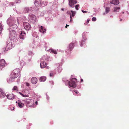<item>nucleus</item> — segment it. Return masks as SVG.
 I'll return each instance as SVG.
<instances>
[{"label": "nucleus", "instance_id": "25", "mask_svg": "<svg viewBox=\"0 0 129 129\" xmlns=\"http://www.w3.org/2000/svg\"><path fill=\"white\" fill-rule=\"evenodd\" d=\"M110 3L114 5H117L119 4V1L118 0H112L110 2Z\"/></svg>", "mask_w": 129, "mask_h": 129}, {"label": "nucleus", "instance_id": "32", "mask_svg": "<svg viewBox=\"0 0 129 129\" xmlns=\"http://www.w3.org/2000/svg\"><path fill=\"white\" fill-rule=\"evenodd\" d=\"M39 43L37 41L34 42L33 44V46L34 48L37 47L38 46Z\"/></svg>", "mask_w": 129, "mask_h": 129}, {"label": "nucleus", "instance_id": "6", "mask_svg": "<svg viewBox=\"0 0 129 129\" xmlns=\"http://www.w3.org/2000/svg\"><path fill=\"white\" fill-rule=\"evenodd\" d=\"M29 19L32 23H34L37 21L38 19L35 15L33 14H29Z\"/></svg>", "mask_w": 129, "mask_h": 129}, {"label": "nucleus", "instance_id": "30", "mask_svg": "<svg viewBox=\"0 0 129 129\" xmlns=\"http://www.w3.org/2000/svg\"><path fill=\"white\" fill-rule=\"evenodd\" d=\"M62 69L61 66H59L57 67V68L55 69V70L57 71L58 73H60L62 71Z\"/></svg>", "mask_w": 129, "mask_h": 129}, {"label": "nucleus", "instance_id": "45", "mask_svg": "<svg viewBox=\"0 0 129 129\" xmlns=\"http://www.w3.org/2000/svg\"><path fill=\"white\" fill-rule=\"evenodd\" d=\"M16 3H18L21 2V1L20 0H16Z\"/></svg>", "mask_w": 129, "mask_h": 129}, {"label": "nucleus", "instance_id": "58", "mask_svg": "<svg viewBox=\"0 0 129 129\" xmlns=\"http://www.w3.org/2000/svg\"><path fill=\"white\" fill-rule=\"evenodd\" d=\"M83 81V79H81V82H82V81Z\"/></svg>", "mask_w": 129, "mask_h": 129}, {"label": "nucleus", "instance_id": "19", "mask_svg": "<svg viewBox=\"0 0 129 129\" xmlns=\"http://www.w3.org/2000/svg\"><path fill=\"white\" fill-rule=\"evenodd\" d=\"M41 59H42L44 61L45 60L48 61L49 60L50 57L49 56L46 55L43 56Z\"/></svg>", "mask_w": 129, "mask_h": 129}, {"label": "nucleus", "instance_id": "7", "mask_svg": "<svg viewBox=\"0 0 129 129\" xmlns=\"http://www.w3.org/2000/svg\"><path fill=\"white\" fill-rule=\"evenodd\" d=\"M18 93L23 97L26 98L29 97V92L27 90H24L22 91V92H18Z\"/></svg>", "mask_w": 129, "mask_h": 129}, {"label": "nucleus", "instance_id": "26", "mask_svg": "<svg viewBox=\"0 0 129 129\" xmlns=\"http://www.w3.org/2000/svg\"><path fill=\"white\" fill-rule=\"evenodd\" d=\"M5 95L6 94L3 90L0 89V97L2 98H3L5 96Z\"/></svg>", "mask_w": 129, "mask_h": 129}, {"label": "nucleus", "instance_id": "60", "mask_svg": "<svg viewBox=\"0 0 129 129\" xmlns=\"http://www.w3.org/2000/svg\"><path fill=\"white\" fill-rule=\"evenodd\" d=\"M14 107H13V109H12V110H14Z\"/></svg>", "mask_w": 129, "mask_h": 129}, {"label": "nucleus", "instance_id": "43", "mask_svg": "<svg viewBox=\"0 0 129 129\" xmlns=\"http://www.w3.org/2000/svg\"><path fill=\"white\" fill-rule=\"evenodd\" d=\"M38 102L37 101H36L35 102V103H34V104H33V105H35V107H36V106L38 105Z\"/></svg>", "mask_w": 129, "mask_h": 129}, {"label": "nucleus", "instance_id": "49", "mask_svg": "<svg viewBox=\"0 0 129 129\" xmlns=\"http://www.w3.org/2000/svg\"><path fill=\"white\" fill-rule=\"evenodd\" d=\"M81 11L83 13H86L87 12V11H84L83 10H82Z\"/></svg>", "mask_w": 129, "mask_h": 129}, {"label": "nucleus", "instance_id": "33", "mask_svg": "<svg viewBox=\"0 0 129 129\" xmlns=\"http://www.w3.org/2000/svg\"><path fill=\"white\" fill-rule=\"evenodd\" d=\"M46 80V78L45 76H42L40 77V81L44 82Z\"/></svg>", "mask_w": 129, "mask_h": 129}, {"label": "nucleus", "instance_id": "44", "mask_svg": "<svg viewBox=\"0 0 129 129\" xmlns=\"http://www.w3.org/2000/svg\"><path fill=\"white\" fill-rule=\"evenodd\" d=\"M70 22L71 23V22H72L73 21V19L72 18V17H71V15H70Z\"/></svg>", "mask_w": 129, "mask_h": 129}, {"label": "nucleus", "instance_id": "39", "mask_svg": "<svg viewBox=\"0 0 129 129\" xmlns=\"http://www.w3.org/2000/svg\"><path fill=\"white\" fill-rule=\"evenodd\" d=\"M79 5H78V4L76 5L75 7V8L76 10H77L79 9Z\"/></svg>", "mask_w": 129, "mask_h": 129}, {"label": "nucleus", "instance_id": "21", "mask_svg": "<svg viewBox=\"0 0 129 129\" xmlns=\"http://www.w3.org/2000/svg\"><path fill=\"white\" fill-rule=\"evenodd\" d=\"M25 33L22 31H21L20 35L19 36L20 39L24 40L25 36Z\"/></svg>", "mask_w": 129, "mask_h": 129}, {"label": "nucleus", "instance_id": "59", "mask_svg": "<svg viewBox=\"0 0 129 129\" xmlns=\"http://www.w3.org/2000/svg\"><path fill=\"white\" fill-rule=\"evenodd\" d=\"M122 20V19H120V21H121Z\"/></svg>", "mask_w": 129, "mask_h": 129}, {"label": "nucleus", "instance_id": "16", "mask_svg": "<svg viewBox=\"0 0 129 129\" xmlns=\"http://www.w3.org/2000/svg\"><path fill=\"white\" fill-rule=\"evenodd\" d=\"M41 3L40 0H36L35 2V5L36 7L38 8L41 5Z\"/></svg>", "mask_w": 129, "mask_h": 129}, {"label": "nucleus", "instance_id": "20", "mask_svg": "<svg viewBox=\"0 0 129 129\" xmlns=\"http://www.w3.org/2000/svg\"><path fill=\"white\" fill-rule=\"evenodd\" d=\"M67 13L69 14L70 16L71 15V17H74L75 15L76 12L75 11L71 10V11H67Z\"/></svg>", "mask_w": 129, "mask_h": 129}, {"label": "nucleus", "instance_id": "15", "mask_svg": "<svg viewBox=\"0 0 129 129\" xmlns=\"http://www.w3.org/2000/svg\"><path fill=\"white\" fill-rule=\"evenodd\" d=\"M14 46V43L12 42H9L7 45L6 48L8 50H10Z\"/></svg>", "mask_w": 129, "mask_h": 129}, {"label": "nucleus", "instance_id": "35", "mask_svg": "<svg viewBox=\"0 0 129 129\" xmlns=\"http://www.w3.org/2000/svg\"><path fill=\"white\" fill-rule=\"evenodd\" d=\"M32 35L33 37H35L36 38L38 37V35L37 33L33 32L32 33Z\"/></svg>", "mask_w": 129, "mask_h": 129}, {"label": "nucleus", "instance_id": "1", "mask_svg": "<svg viewBox=\"0 0 129 129\" xmlns=\"http://www.w3.org/2000/svg\"><path fill=\"white\" fill-rule=\"evenodd\" d=\"M63 81L65 85H68L69 88H75L77 85V79L75 78L71 79L70 81L66 79H63Z\"/></svg>", "mask_w": 129, "mask_h": 129}, {"label": "nucleus", "instance_id": "57", "mask_svg": "<svg viewBox=\"0 0 129 129\" xmlns=\"http://www.w3.org/2000/svg\"><path fill=\"white\" fill-rule=\"evenodd\" d=\"M38 96L39 97V98L41 97V96L40 95H38Z\"/></svg>", "mask_w": 129, "mask_h": 129}, {"label": "nucleus", "instance_id": "28", "mask_svg": "<svg viewBox=\"0 0 129 129\" xmlns=\"http://www.w3.org/2000/svg\"><path fill=\"white\" fill-rule=\"evenodd\" d=\"M25 19L24 17H19L17 19V23L18 24L23 22L24 21V19Z\"/></svg>", "mask_w": 129, "mask_h": 129}, {"label": "nucleus", "instance_id": "63", "mask_svg": "<svg viewBox=\"0 0 129 129\" xmlns=\"http://www.w3.org/2000/svg\"><path fill=\"white\" fill-rule=\"evenodd\" d=\"M91 16H92H92H93V15H92Z\"/></svg>", "mask_w": 129, "mask_h": 129}, {"label": "nucleus", "instance_id": "47", "mask_svg": "<svg viewBox=\"0 0 129 129\" xmlns=\"http://www.w3.org/2000/svg\"><path fill=\"white\" fill-rule=\"evenodd\" d=\"M25 84L27 86H29L30 85L27 82L25 83Z\"/></svg>", "mask_w": 129, "mask_h": 129}, {"label": "nucleus", "instance_id": "31", "mask_svg": "<svg viewBox=\"0 0 129 129\" xmlns=\"http://www.w3.org/2000/svg\"><path fill=\"white\" fill-rule=\"evenodd\" d=\"M73 93L74 95L76 96L79 95V94L78 91L77 90H73Z\"/></svg>", "mask_w": 129, "mask_h": 129}, {"label": "nucleus", "instance_id": "18", "mask_svg": "<svg viewBox=\"0 0 129 129\" xmlns=\"http://www.w3.org/2000/svg\"><path fill=\"white\" fill-rule=\"evenodd\" d=\"M45 50L47 51L50 52V53H54L55 54H57V51L55 50H54L52 48H50L49 49H48L47 48L45 49Z\"/></svg>", "mask_w": 129, "mask_h": 129}, {"label": "nucleus", "instance_id": "24", "mask_svg": "<svg viewBox=\"0 0 129 129\" xmlns=\"http://www.w3.org/2000/svg\"><path fill=\"white\" fill-rule=\"evenodd\" d=\"M120 9V7H114L113 9V11L114 12L117 13L119 11Z\"/></svg>", "mask_w": 129, "mask_h": 129}, {"label": "nucleus", "instance_id": "8", "mask_svg": "<svg viewBox=\"0 0 129 129\" xmlns=\"http://www.w3.org/2000/svg\"><path fill=\"white\" fill-rule=\"evenodd\" d=\"M85 33H83L82 34V40L80 42V44L81 46H82L85 43V41L86 40V38L85 36Z\"/></svg>", "mask_w": 129, "mask_h": 129}, {"label": "nucleus", "instance_id": "54", "mask_svg": "<svg viewBox=\"0 0 129 129\" xmlns=\"http://www.w3.org/2000/svg\"><path fill=\"white\" fill-rule=\"evenodd\" d=\"M61 10L62 11H64V9L63 8H62L61 9Z\"/></svg>", "mask_w": 129, "mask_h": 129}, {"label": "nucleus", "instance_id": "51", "mask_svg": "<svg viewBox=\"0 0 129 129\" xmlns=\"http://www.w3.org/2000/svg\"><path fill=\"white\" fill-rule=\"evenodd\" d=\"M30 60V58L29 59H28V61H29Z\"/></svg>", "mask_w": 129, "mask_h": 129}, {"label": "nucleus", "instance_id": "61", "mask_svg": "<svg viewBox=\"0 0 129 129\" xmlns=\"http://www.w3.org/2000/svg\"><path fill=\"white\" fill-rule=\"evenodd\" d=\"M124 13V12H122V13Z\"/></svg>", "mask_w": 129, "mask_h": 129}, {"label": "nucleus", "instance_id": "22", "mask_svg": "<svg viewBox=\"0 0 129 129\" xmlns=\"http://www.w3.org/2000/svg\"><path fill=\"white\" fill-rule=\"evenodd\" d=\"M6 97L9 100H13L15 96L12 94H9L6 95Z\"/></svg>", "mask_w": 129, "mask_h": 129}, {"label": "nucleus", "instance_id": "40", "mask_svg": "<svg viewBox=\"0 0 129 129\" xmlns=\"http://www.w3.org/2000/svg\"><path fill=\"white\" fill-rule=\"evenodd\" d=\"M33 54L32 52L31 51H29L28 52V54L30 56H31Z\"/></svg>", "mask_w": 129, "mask_h": 129}, {"label": "nucleus", "instance_id": "36", "mask_svg": "<svg viewBox=\"0 0 129 129\" xmlns=\"http://www.w3.org/2000/svg\"><path fill=\"white\" fill-rule=\"evenodd\" d=\"M7 3L9 5V6H13L14 5V3L13 2H7Z\"/></svg>", "mask_w": 129, "mask_h": 129}, {"label": "nucleus", "instance_id": "48", "mask_svg": "<svg viewBox=\"0 0 129 129\" xmlns=\"http://www.w3.org/2000/svg\"><path fill=\"white\" fill-rule=\"evenodd\" d=\"M46 97L47 99V100H49V96H48V95L47 94L46 95Z\"/></svg>", "mask_w": 129, "mask_h": 129}, {"label": "nucleus", "instance_id": "4", "mask_svg": "<svg viewBox=\"0 0 129 129\" xmlns=\"http://www.w3.org/2000/svg\"><path fill=\"white\" fill-rule=\"evenodd\" d=\"M23 101L24 102L27 106L35 107V106L33 105L34 103V100L30 99H27L24 100Z\"/></svg>", "mask_w": 129, "mask_h": 129}, {"label": "nucleus", "instance_id": "56", "mask_svg": "<svg viewBox=\"0 0 129 129\" xmlns=\"http://www.w3.org/2000/svg\"><path fill=\"white\" fill-rule=\"evenodd\" d=\"M51 72H53V73H54V72H55V71H51Z\"/></svg>", "mask_w": 129, "mask_h": 129}, {"label": "nucleus", "instance_id": "3", "mask_svg": "<svg viewBox=\"0 0 129 129\" xmlns=\"http://www.w3.org/2000/svg\"><path fill=\"white\" fill-rule=\"evenodd\" d=\"M7 24L10 26V29L13 28V29H16L17 28L16 19L13 17H10L7 20Z\"/></svg>", "mask_w": 129, "mask_h": 129}, {"label": "nucleus", "instance_id": "34", "mask_svg": "<svg viewBox=\"0 0 129 129\" xmlns=\"http://www.w3.org/2000/svg\"><path fill=\"white\" fill-rule=\"evenodd\" d=\"M41 6H42L43 7H44L46 5L47 3V2H44L43 1H41Z\"/></svg>", "mask_w": 129, "mask_h": 129}, {"label": "nucleus", "instance_id": "13", "mask_svg": "<svg viewBox=\"0 0 129 129\" xmlns=\"http://www.w3.org/2000/svg\"><path fill=\"white\" fill-rule=\"evenodd\" d=\"M32 8L31 7H26L24 8L23 10V12L24 13H27L31 11Z\"/></svg>", "mask_w": 129, "mask_h": 129}, {"label": "nucleus", "instance_id": "52", "mask_svg": "<svg viewBox=\"0 0 129 129\" xmlns=\"http://www.w3.org/2000/svg\"><path fill=\"white\" fill-rule=\"evenodd\" d=\"M67 26H69V25H68L66 24V26H65V27L67 28Z\"/></svg>", "mask_w": 129, "mask_h": 129}, {"label": "nucleus", "instance_id": "41", "mask_svg": "<svg viewBox=\"0 0 129 129\" xmlns=\"http://www.w3.org/2000/svg\"><path fill=\"white\" fill-rule=\"evenodd\" d=\"M96 17H93L92 19V20L93 21H95L96 20Z\"/></svg>", "mask_w": 129, "mask_h": 129}, {"label": "nucleus", "instance_id": "23", "mask_svg": "<svg viewBox=\"0 0 129 129\" xmlns=\"http://www.w3.org/2000/svg\"><path fill=\"white\" fill-rule=\"evenodd\" d=\"M39 31L41 33L44 34L46 33V29L41 26L39 27Z\"/></svg>", "mask_w": 129, "mask_h": 129}, {"label": "nucleus", "instance_id": "53", "mask_svg": "<svg viewBox=\"0 0 129 129\" xmlns=\"http://www.w3.org/2000/svg\"><path fill=\"white\" fill-rule=\"evenodd\" d=\"M50 82H51V83H52V85H53V82L52 81H50Z\"/></svg>", "mask_w": 129, "mask_h": 129}, {"label": "nucleus", "instance_id": "14", "mask_svg": "<svg viewBox=\"0 0 129 129\" xmlns=\"http://www.w3.org/2000/svg\"><path fill=\"white\" fill-rule=\"evenodd\" d=\"M6 62L4 59H2L0 60V69L2 70V69L5 66Z\"/></svg>", "mask_w": 129, "mask_h": 129}, {"label": "nucleus", "instance_id": "38", "mask_svg": "<svg viewBox=\"0 0 129 129\" xmlns=\"http://www.w3.org/2000/svg\"><path fill=\"white\" fill-rule=\"evenodd\" d=\"M55 73V72H54V73H53V72H51L50 74V76L51 77H53Z\"/></svg>", "mask_w": 129, "mask_h": 129}, {"label": "nucleus", "instance_id": "29", "mask_svg": "<svg viewBox=\"0 0 129 129\" xmlns=\"http://www.w3.org/2000/svg\"><path fill=\"white\" fill-rule=\"evenodd\" d=\"M110 10V8L108 7H106L105 9V12L103 13V15H105L106 14L108 13Z\"/></svg>", "mask_w": 129, "mask_h": 129}, {"label": "nucleus", "instance_id": "2", "mask_svg": "<svg viewBox=\"0 0 129 129\" xmlns=\"http://www.w3.org/2000/svg\"><path fill=\"white\" fill-rule=\"evenodd\" d=\"M20 74V70L18 68H16L14 70L11 75L10 77L8 78L7 79V82L10 83L14 81V79L16 78Z\"/></svg>", "mask_w": 129, "mask_h": 129}, {"label": "nucleus", "instance_id": "62", "mask_svg": "<svg viewBox=\"0 0 129 129\" xmlns=\"http://www.w3.org/2000/svg\"><path fill=\"white\" fill-rule=\"evenodd\" d=\"M6 6H8L7 5H6Z\"/></svg>", "mask_w": 129, "mask_h": 129}, {"label": "nucleus", "instance_id": "10", "mask_svg": "<svg viewBox=\"0 0 129 129\" xmlns=\"http://www.w3.org/2000/svg\"><path fill=\"white\" fill-rule=\"evenodd\" d=\"M23 101L20 100H18L16 102L17 106L20 108H22L24 106V104L22 102Z\"/></svg>", "mask_w": 129, "mask_h": 129}, {"label": "nucleus", "instance_id": "64", "mask_svg": "<svg viewBox=\"0 0 129 129\" xmlns=\"http://www.w3.org/2000/svg\"><path fill=\"white\" fill-rule=\"evenodd\" d=\"M1 17V15H0V17Z\"/></svg>", "mask_w": 129, "mask_h": 129}, {"label": "nucleus", "instance_id": "27", "mask_svg": "<svg viewBox=\"0 0 129 129\" xmlns=\"http://www.w3.org/2000/svg\"><path fill=\"white\" fill-rule=\"evenodd\" d=\"M37 82V79L35 77H33L31 79V82L33 84H35Z\"/></svg>", "mask_w": 129, "mask_h": 129}, {"label": "nucleus", "instance_id": "37", "mask_svg": "<svg viewBox=\"0 0 129 129\" xmlns=\"http://www.w3.org/2000/svg\"><path fill=\"white\" fill-rule=\"evenodd\" d=\"M13 91H18V88L16 86H14L12 89Z\"/></svg>", "mask_w": 129, "mask_h": 129}, {"label": "nucleus", "instance_id": "9", "mask_svg": "<svg viewBox=\"0 0 129 129\" xmlns=\"http://www.w3.org/2000/svg\"><path fill=\"white\" fill-rule=\"evenodd\" d=\"M41 63H40V67L41 68H46L47 69H49V67L47 66V64L42 59H40Z\"/></svg>", "mask_w": 129, "mask_h": 129}, {"label": "nucleus", "instance_id": "50", "mask_svg": "<svg viewBox=\"0 0 129 129\" xmlns=\"http://www.w3.org/2000/svg\"><path fill=\"white\" fill-rule=\"evenodd\" d=\"M107 5V3H104V7H105V5Z\"/></svg>", "mask_w": 129, "mask_h": 129}, {"label": "nucleus", "instance_id": "5", "mask_svg": "<svg viewBox=\"0 0 129 129\" xmlns=\"http://www.w3.org/2000/svg\"><path fill=\"white\" fill-rule=\"evenodd\" d=\"M9 37L11 40L15 39L17 36L16 32L14 31L15 29L12 30V29H9Z\"/></svg>", "mask_w": 129, "mask_h": 129}, {"label": "nucleus", "instance_id": "46", "mask_svg": "<svg viewBox=\"0 0 129 129\" xmlns=\"http://www.w3.org/2000/svg\"><path fill=\"white\" fill-rule=\"evenodd\" d=\"M89 21H90L89 19H87V22H86L87 23H86V24L84 23V24H85L86 25H87V24L89 22Z\"/></svg>", "mask_w": 129, "mask_h": 129}, {"label": "nucleus", "instance_id": "11", "mask_svg": "<svg viewBox=\"0 0 129 129\" xmlns=\"http://www.w3.org/2000/svg\"><path fill=\"white\" fill-rule=\"evenodd\" d=\"M69 5L71 8L74 7V4L77 3V1L75 0H69Z\"/></svg>", "mask_w": 129, "mask_h": 129}, {"label": "nucleus", "instance_id": "55", "mask_svg": "<svg viewBox=\"0 0 129 129\" xmlns=\"http://www.w3.org/2000/svg\"><path fill=\"white\" fill-rule=\"evenodd\" d=\"M16 11L17 13L18 14H20V13L19 12H18L17 11Z\"/></svg>", "mask_w": 129, "mask_h": 129}, {"label": "nucleus", "instance_id": "12", "mask_svg": "<svg viewBox=\"0 0 129 129\" xmlns=\"http://www.w3.org/2000/svg\"><path fill=\"white\" fill-rule=\"evenodd\" d=\"M24 27L25 29L29 30L31 26L29 23L26 22H24L23 23Z\"/></svg>", "mask_w": 129, "mask_h": 129}, {"label": "nucleus", "instance_id": "17", "mask_svg": "<svg viewBox=\"0 0 129 129\" xmlns=\"http://www.w3.org/2000/svg\"><path fill=\"white\" fill-rule=\"evenodd\" d=\"M74 42H72L69 45V48L68 49V51H67L68 52L71 51L72 49H73L74 47ZM66 52L67 51H66Z\"/></svg>", "mask_w": 129, "mask_h": 129}, {"label": "nucleus", "instance_id": "42", "mask_svg": "<svg viewBox=\"0 0 129 129\" xmlns=\"http://www.w3.org/2000/svg\"><path fill=\"white\" fill-rule=\"evenodd\" d=\"M20 63L21 66H23L24 65V61H22V62H21Z\"/></svg>", "mask_w": 129, "mask_h": 129}]
</instances>
